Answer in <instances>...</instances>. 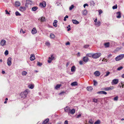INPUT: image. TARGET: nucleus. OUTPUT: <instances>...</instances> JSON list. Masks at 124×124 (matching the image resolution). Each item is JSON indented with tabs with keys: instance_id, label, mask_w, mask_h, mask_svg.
I'll return each mask as SVG.
<instances>
[{
	"instance_id": "obj_61",
	"label": "nucleus",
	"mask_w": 124,
	"mask_h": 124,
	"mask_svg": "<svg viewBox=\"0 0 124 124\" xmlns=\"http://www.w3.org/2000/svg\"><path fill=\"white\" fill-rule=\"evenodd\" d=\"M70 43L69 42H68L66 43V45H70Z\"/></svg>"
},
{
	"instance_id": "obj_10",
	"label": "nucleus",
	"mask_w": 124,
	"mask_h": 124,
	"mask_svg": "<svg viewBox=\"0 0 124 124\" xmlns=\"http://www.w3.org/2000/svg\"><path fill=\"white\" fill-rule=\"evenodd\" d=\"M35 59V56L34 54H32L31 55L30 60L31 61H33Z\"/></svg>"
},
{
	"instance_id": "obj_55",
	"label": "nucleus",
	"mask_w": 124,
	"mask_h": 124,
	"mask_svg": "<svg viewBox=\"0 0 124 124\" xmlns=\"http://www.w3.org/2000/svg\"><path fill=\"white\" fill-rule=\"evenodd\" d=\"M79 64L81 65H82L83 64V62L82 61H80L79 62Z\"/></svg>"
},
{
	"instance_id": "obj_38",
	"label": "nucleus",
	"mask_w": 124,
	"mask_h": 124,
	"mask_svg": "<svg viewBox=\"0 0 124 124\" xmlns=\"http://www.w3.org/2000/svg\"><path fill=\"white\" fill-rule=\"evenodd\" d=\"M45 45L47 46H49L50 45V44L49 42H47L45 43Z\"/></svg>"
},
{
	"instance_id": "obj_18",
	"label": "nucleus",
	"mask_w": 124,
	"mask_h": 124,
	"mask_svg": "<svg viewBox=\"0 0 124 124\" xmlns=\"http://www.w3.org/2000/svg\"><path fill=\"white\" fill-rule=\"evenodd\" d=\"M76 67L74 66H72L71 68V71L72 72H74L76 71Z\"/></svg>"
},
{
	"instance_id": "obj_17",
	"label": "nucleus",
	"mask_w": 124,
	"mask_h": 124,
	"mask_svg": "<svg viewBox=\"0 0 124 124\" xmlns=\"http://www.w3.org/2000/svg\"><path fill=\"white\" fill-rule=\"evenodd\" d=\"M21 5L20 2L18 1H16L15 2V6L16 7L19 6Z\"/></svg>"
},
{
	"instance_id": "obj_35",
	"label": "nucleus",
	"mask_w": 124,
	"mask_h": 124,
	"mask_svg": "<svg viewBox=\"0 0 124 124\" xmlns=\"http://www.w3.org/2000/svg\"><path fill=\"white\" fill-rule=\"evenodd\" d=\"M15 15L16 16H21V14L17 11L15 12Z\"/></svg>"
},
{
	"instance_id": "obj_26",
	"label": "nucleus",
	"mask_w": 124,
	"mask_h": 124,
	"mask_svg": "<svg viewBox=\"0 0 124 124\" xmlns=\"http://www.w3.org/2000/svg\"><path fill=\"white\" fill-rule=\"evenodd\" d=\"M49 119L48 118H47L42 123V124H46L49 121Z\"/></svg>"
},
{
	"instance_id": "obj_57",
	"label": "nucleus",
	"mask_w": 124,
	"mask_h": 124,
	"mask_svg": "<svg viewBox=\"0 0 124 124\" xmlns=\"http://www.w3.org/2000/svg\"><path fill=\"white\" fill-rule=\"evenodd\" d=\"M81 114H78L77 116V118H79V117H80L81 116Z\"/></svg>"
},
{
	"instance_id": "obj_64",
	"label": "nucleus",
	"mask_w": 124,
	"mask_h": 124,
	"mask_svg": "<svg viewBox=\"0 0 124 124\" xmlns=\"http://www.w3.org/2000/svg\"><path fill=\"white\" fill-rule=\"evenodd\" d=\"M121 77L122 78H124V74L122 75Z\"/></svg>"
},
{
	"instance_id": "obj_60",
	"label": "nucleus",
	"mask_w": 124,
	"mask_h": 124,
	"mask_svg": "<svg viewBox=\"0 0 124 124\" xmlns=\"http://www.w3.org/2000/svg\"><path fill=\"white\" fill-rule=\"evenodd\" d=\"M64 124H68V121L67 120H65L64 122Z\"/></svg>"
},
{
	"instance_id": "obj_45",
	"label": "nucleus",
	"mask_w": 124,
	"mask_h": 124,
	"mask_svg": "<svg viewBox=\"0 0 124 124\" xmlns=\"http://www.w3.org/2000/svg\"><path fill=\"white\" fill-rule=\"evenodd\" d=\"M29 87L31 89H33L34 88V86L33 85H30L29 86Z\"/></svg>"
},
{
	"instance_id": "obj_59",
	"label": "nucleus",
	"mask_w": 124,
	"mask_h": 124,
	"mask_svg": "<svg viewBox=\"0 0 124 124\" xmlns=\"http://www.w3.org/2000/svg\"><path fill=\"white\" fill-rule=\"evenodd\" d=\"M88 6V5L87 4H84V5H83V6H84V7L85 8V7L86 6Z\"/></svg>"
},
{
	"instance_id": "obj_51",
	"label": "nucleus",
	"mask_w": 124,
	"mask_h": 124,
	"mask_svg": "<svg viewBox=\"0 0 124 124\" xmlns=\"http://www.w3.org/2000/svg\"><path fill=\"white\" fill-rule=\"evenodd\" d=\"M93 101L95 102H97L98 101L97 99H93Z\"/></svg>"
},
{
	"instance_id": "obj_3",
	"label": "nucleus",
	"mask_w": 124,
	"mask_h": 124,
	"mask_svg": "<svg viewBox=\"0 0 124 124\" xmlns=\"http://www.w3.org/2000/svg\"><path fill=\"white\" fill-rule=\"evenodd\" d=\"M124 57V54H120L116 57L115 59L117 61L123 59Z\"/></svg>"
},
{
	"instance_id": "obj_39",
	"label": "nucleus",
	"mask_w": 124,
	"mask_h": 124,
	"mask_svg": "<svg viewBox=\"0 0 124 124\" xmlns=\"http://www.w3.org/2000/svg\"><path fill=\"white\" fill-rule=\"evenodd\" d=\"M90 4L91 5V6L93 5V6H94L95 3L93 1H91L90 2Z\"/></svg>"
},
{
	"instance_id": "obj_43",
	"label": "nucleus",
	"mask_w": 124,
	"mask_h": 124,
	"mask_svg": "<svg viewBox=\"0 0 124 124\" xmlns=\"http://www.w3.org/2000/svg\"><path fill=\"white\" fill-rule=\"evenodd\" d=\"M74 6L73 5H72L69 8V9L70 10H71L74 8Z\"/></svg>"
},
{
	"instance_id": "obj_46",
	"label": "nucleus",
	"mask_w": 124,
	"mask_h": 124,
	"mask_svg": "<svg viewBox=\"0 0 124 124\" xmlns=\"http://www.w3.org/2000/svg\"><path fill=\"white\" fill-rule=\"evenodd\" d=\"M42 64L41 63H40L39 62H38L37 63V65H38L40 66L42 65Z\"/></svg>"
},
{
	"instance_id": "obj_8",
	"label": "nucleus",
	"mask_w": 124,
	"mask_h": 124,
	"mask_svg": "<svg viewBox=\"0 0 124 124\" xmlns=\"http://www.w3.org/2000/svg\"><path fill=\"white\" fill-rule=\"evenodd\" d=\"M6 41L4 40L3 39L0 41V44L1 46H3L6 45Z\"/></svg>"
},
{
	"instance_id": "obj_53",
	"label": "nucleus",
	"mask_w": 124,
	"mask_h": 124,
	"mask_svg": "<svg viewBox=\"0 0 124 124\" xmlns=\"http://www.w3.org/2000/svg\"><path fill=\"white\" fill-rule=\"evenodd\" d=\"M99 15H100L103 12L102 11L101 9L99 10Z\"/></svg>"
},
{
	"instance_id": "obj_36",
	"label": "nucleus",
	"mask_w": 124,
	"mask_h": 124,
	"mask_svg": "<svg viewBox=\"0 0 124 124\" xmlns=\"http://www.w3.org/2000/svg\"><path fill=\"white\" fill-rule=\"evenodd\" d=\"M50 37L52 39L54 38L55 37V35L51 33L50 35Z\"/></svg>"
},
{
	"instance_id": "obj_28",
	"label": "nucleus",
	"mask_w": 124,
	"mask_h": 124,
	"mask_svg": "<svg viewBox=\"0 0 124 124\" xmlns=\"http://www.w3.org/2000/svg\"><path fill=\"white\" fill-rule=\"evenodd\" d=\"M109 42H107L104 44L105 47H108L109 46Z\"/></svg>"
},
{
	"instance_id": "obj_2",
	"label": "nucleus",
	"mask_w": 124,
	"mask_h": 124,
	"mask_svg": "<svg viewBox=\"0 0 124 124\" xmlns=\"http://www.w3.org/2000/svg\"><path fill=\"white\" fill-rule=\"evenodd\" d=\"M101 55V54L100 53H97L94 54L93 55V58L96 59L99 57Z\"/></svg>"
},
{
	"instance_id": "obj_34",
	"label": "nucleus",
	"mask_w": 124,
	"mask_h": 124,
	"mask_svg": "<svg viewBox=\"0 0 124 124\" xmlns=\"http://www.w3.org/2000/svg\"><path fill=\"white\" fill-rule=\"evenodd\" d=\"M93 54L91 53L88 54H86V56L90 57H92L93 58Z\"/></svg>"
},
{
	"instance_id": "obj_22",
	"label": "nucleus",
	"mask_w": 124,
	"mask_h": 124,
	"mask_svg": "<svg viewBox=\"0 0 124 124\" xmlns=\"http://www.w3.org/2000/svg\"><path fill=\"white\" fill-rule=\"evenodd\" d=\"M98 94H106L107 93L104 91H100L98 92L97 93Z\"/></svg>"
},
{
	"instance_id": "obj_40",
	"label": "nucleus",
	"mask_w": 124,
	"mask_h": 124,
	"mask_svg": "<svg viewBox=\"0 0 124 124\" xmlns=\"http://www.w3.org/2000/svg\"><path fill=\"white\" fill-rule=\"evenodd\" d=\"M94 83V86H96L97 84V82L95 80H94L93 81Z\"/></svg>"
},
{
	"instance_id": "obj_1",
	"label": "nucleus",
	"mask_w": 124,
	"mask_h": 124,
	"mask_svg": "<svg viewBox=\"0 0 124 124\" xmlns=\"http://www.w3.org/2000/svg\"><path fill=\"white\" fill-rule=\"evenodd\" d=\"M28 92L27 91L25 90L24 91L20 93V96L21 98H24L27 96Z\"/></svg>"
},
{
	"instance_id": "obj_27",
	"label": "nucleus",
	"mask_w": 124,
	"mask_h": 124,
	"mask_svg": "<svg viewBox=\"0 0 124 124\" xmlns=\"http://www.w3.org/2000/svg\"><path fill=\"white\" fill-rule=\"evenodd\" d=\"M38 7L36 6L32 8L31 10L33 11H35L38 9Z\"/></svg>"
},
{
	"instance_id": "obj_56",
	"label": "nucleus",
	"mask_w": 124,
	"mask_h": 124,
	"mask_svg": "<svg viewBox=\"0 0 124 124\" xmlns=\"http://www.w3.org/2000/svg\"><path fill=\"white\" fill-rule=\"evenodd\" d=\"M5 11L6 12V14H10V13L7 10H6Z\"/></svg>"
},
{
	"instance_id": "obj_47",
	"label": "nucleus",
	"mask_w": 124,
	"mask_h": 124,
	"mask_svg": "<svg viewBox=\"0 0 124 124\" xmlns=\"http://www.w3.org/2000/svg\"><path fill=\"white\" fill-rule=\"evenodd\" d=\"M89 46L88 45H85L84 46V47L85 48H87Z\"/></svg>"
},
{
	"instance_id": "obj_30",
	"label": "nucleus",
	"mask_w": 124,
	"mask_h": 124,
	"mask_svg": "<svg viewBox=\"0 0 124 124\" xmlns=\"http://www.w3.org/2000/svg\"><path fill=\"white\" fill-rule=\"evenodd\" d=\"M82 14L83 15H86L87 14V11L86 10V9L84 10Z\"/></svg>"
},
{
	"instance_id": "obj_15",
	"label": "nucleus",
	"mask_w": 124,
	"mask_h": 124,
	"mask_svg": "<svg viewBox=\"0 0 124 124\" xmlns=\"http://www.w3.org/2000/svg\"><path fill=\"white\" fill-rule=\"evenodd\" d=\"M72 22L73 24H77L79 23V22L76 20H72Z\"/></svg>"
},
{
	"instance_id": "obj_14",
	"label": "nucleus",
	"mask_w": 124,
	"mask_h": 124,
	"mask_svg": "<svg viewBox=\"0 0 124 124\" xmlns=\"http://www.w3.org/2000/svg\"><path fill=\"white\" fill-rule=\"evenodd\" d=\"M83 60L84 62L86 63L88 61L89 59L87 57H84L83 58Z\"/></svg>"
},
{
	"instance_id": "obj_4",
	"label": "nucleus",
	"mask_w": 124,
	"mask_h": 124,
	"mask_svg": "<svg viewBox=\"0 0 124 124\" xmlns=\"http://www.w3.org/2000/svg\"><path fill=\"white\" fill-rule=\"evenodd\" d=\"M119 80L117 79H115L113 80L111 83L112 85H116L117 84Z\"/></svg>"
},
{
	"instance_id": "obj_48",
	"label": "nucleus",
	"mask_w": 124,
	"mask_h": 124,
	"mask_svg": "<svg viewBox=\"0 0 124 124\" xmlns=\"http://www.w3.org/2000/svg\"><path fill=\"white\" fill-rule=\"evenodd\" d=\"M118 97L117 96L114 97V100L115 101H117L118 99Z\"/></svg>"
},
{
	"instance_id": "obj_16",
	"label": "nucleus",
	"mask_w": 124,
	"mask_h": 124,
	"mask_svg": "<svg viewBox=\"0 0 124 124\" xmlns=\"http://www.w3.org/2000/svg\"><path fill=\"white\" fill-rule=\"evenodd\" d=\"M75 112V110L74 109H72L71 110L70 109V110L69 112V113H70L71 114H74Z\"/></svg>"
},
{
	"instance_id": "obj_50",
	"label": "nucleus",
	"mask_w": 124,
	"mask_h": 124,
	"mask_svg": "<svg viewBox=\"0 0 124 124\" xmlns=\"http://www.w3.org/2000/svg\"><path fill=\"white\" fill-rule=\"evenodd\" d=\"M69 17L67 15H66L65 17H64V21H66V18H68Z\"/></svg>"
},
{
	"instance_id": "obj_62",
	"label": "nucleus",
	"mask_w": 124,
	"mask_h": 124,
	"mask_svg": "<svg viewBox=\"0 0 124 124\" xmlns=\"http://www.w3.org/2000/svg\"><path fill=\"white\" fill-rule=\"evenodd\" d=\"M5 71L4 70H2V73L3 74H4L5 73Z\"/></svg>"
},
{
	"instance_id": "obj_11",
	"label": "nucleus",
	"mask_w": 124,
	"mask_h": 124,
	"mask_svg": "<svg viewBox=\"0 0 124 124\" xmlns=\"http://www.w3.org/2000/svg\"><path fill=\"white\" fill-rule=\"evenodd\" d=\"M117 15L116 17L117 18H120L121 17V14L120 12H118L116 13Z\"/></svg>"
},
{
	"instance_id": "obj_49",
	"label": "nucleus",
	"mask_w": 124,
	"mask_h": 124,
	"mask_svg": "<svg viewBox=\"0 0 124 124\" xmlns=\"http://www.w3.org/2000/svg\"><path fill=\"white\" fill-rule=\"evenodd\" d=\"M110 72H108L106 73V74L105 75V77H107L110 74Z\"/></svg>"
},
{
	"instance_id": "obj_23",
	"label": "nucleus",
	"mask_w": 124,
	"mask_h": 124,
	"mask_svg": "<svg viewBox=\"0 0 124 124\" xmlns=\"http://www.w3.org/2000/svg\"><path fill=\"white\" fill-rule=\"evenodd\" d=\"M94 120L93 119H90L88 121V123L90 124H93V123L94 122Z\"/></svg>"
},
{
	"instance_id": "obj_63",
	"label": "nucleus",
	"mask_w": 124,
	"mask_h": 124,
	"mask_svg": "<svg viewBox=\"0 0 124 124\" xmlns=\"http://www.w3.org/2000/svg\"><path fill=\"white\" fill-rule=\"evenodd\" d=\"M62 123L61 122H59L58 123H57V124H61Z\"/></svg>"
},
{
	"instance_id": "obj_37",
	"label": "nucleus",
	"mask_w": 124,
	"mask_h": 124,
	"mask_svg": "<svg viewBox=\"0 0 124 124\" xmlns=\"http://www.w3.org/2000/svg\"><path fill=\"white\" fill-rule=\"evenodd\" d=\"M27 74V73L25 71H23L22 72V74L23 75H25Z\"/></svg>"
},
{
	"instance_id": "obj_54",
	"label": "nucleus",
	"mask_w": 124,
	"mask_h": 124,
	"mask_svg": "<svg viewBox=\"0 0 124 124\" xmlns=\"http://www.w3.org/2000/svg\"><path fill=\"white\" fill-rule=\"evenodd\" d=\"M122 83H119L118 85V86L120 88L122 87Z\"/></svg>"
},
{
	"instance_id": "obj_33",
	"label": "nucleus",
	"mask_w": 124,
	"mask_h": 124,
	"mask_svg": "<svg viewBox=\"0 0 124 124\" xmlns=\"http://www.w3.org/2000/svg\"><path fill=\"white\" fill-rule=\"evenodd\" d=\"M100 24L101 23L99 21H98L95 23V25L98 26H100Z\"/></svg>"
},
{
	"instance_id": "obj_24",
	"label": "nucleus",
	"mask_w": 124,
	"mask_h": 124,
	"mask_svg": "<svg viewBox=\"0 0 124 124\" xmlns=\"http://www.w3.org/2000/svg\"><path fill=\"white\" fill-rule=\"evenodd\" d=\"M71 85V86H75L76 85H77L78 84L77 82H74L72 83Z\"/></svg>"
},
{
	"instance_id": "obj_44",
	"label": "nucleus",
	"mask_w": 124,
	"mask_h": 124,
	"mask_svg": "<svg viewBox=\"0 0 124 124\" xmlns=\"http://www.w3.org/2000/svg\"><path fill=\"white\" fill-rule=\"evenodd\" d=\"M123 67L122 66H120L117 68V70H121L123 69Z\"/></svg>"
},
{
	"instance_id": "obj_41",
	"label": "nucleus",
	"mask_w": 124,
	"mask_h": 124,
	"mask_svg": "<svg viewBox=\"0 0 124 124\" xmlns=\"http://www.w3.org/2000/svg\"><path fill=\"white\" fill-rule=\"evenodd\" d=\"M117 8V6L116 4L114 6L112 7V8L114 9H116Z\"/></svg>"
},
{
	"instance_id": "obj_5",
	"label": "nucleus",
	"mask_w": 124,
	"mask_h": 124,
	"mask_svg": "<svg viewBox=\"0 0 124 124\" xmlns=\"http://www.w3.org/2000/svg\"><path fill=\"white\" fill-rule=\"evenodd\" d=\"M12 58L11 57H9L7 60V63L9 66H10L12 64Z\"/></svg>"
},
{
	"instance_id": "obj_25",
	"label": "nucleus",
	"mask_w": 124,
	"mask_h": 124,
	"mask_svg": "<svg viewBox=\"0 0 124 124\" xmlns=\"http://www.w3.org/2000/svg\"><path fill=\"white\" fill-rule=\"evenodd\" d=\"M26 10V8L24 7H20V10L21 11H23Z\"/></svg>"
},
{
	"instance_id": "obj_7",
	"label": "nucleus",
	"mask_w": 124,
	"mask_h": 124,
	"mask_svg": "<svg viewBox=\"0 0 124 124\" xmlns=\"http://www.w3.org/2000/svg\"><path fill=\"white\" fill-rule=\"evenodd\" d=\"M40 6L41 7H43V8L45 7L46 5V2L45 1H43L42 3H40Z\"/></svg>"
},
{
	"instance_id": "obj_12",
	"label": "nucleus",
	"mask_w": 124,
	"mask_h": 124,
	"mask_svg": "<svg viewBox=\"0 0 124 124\" xmlns=\"http://www.w3.org/2000/svg\"><path fill=\"white\" fill-rule=\"evenodd\" d=\"M38 20H40L41 22H44L46 21V19L45 17L43 16L39 18Z\"/></svg>"
},
{
	"instance_id": "obj_20",
	"label": "nucleus",
	"mask_w": 124,
	"mask_h": 124,
	"mask_svg": "<svg viewBox=\"0 0 124 124\" xmlns=\"http://www.w3.org/2000/svg\"><path fill=\"white\" fill-rule=\"evenodd\" d=\"M94 74L95 75V76H98L100 75V72L99 71H95L94 72Z\"/></svg>"
},
{
	"instance_id": "obj_13",
	"label": "nucleus",
	"mask_w": 124,
	"mask_h": 124,
	"mask_svg": "<svg viewBox=\"0 0 124 124\" xmlns=\"http://www.w3.org/2000/svg\"><path fill=\"white\" fill-rule=\"evenodd\" d=\"M65 111L66 112H67L69 114V112L70 110V108L68 107H65L64 108Z\"/></svg>"
},
{
	"instance_id": "obj_21",
	"label": "nucleus",
	"mask_w": 124,
	"mask_h": 124,
	"mask_svg": "<svg viewBox=\"0 0 124 124\" xmlns=\"http://www.w3.org/2000/svg\"><path fill=\"white\" fill-rule=\"evenodd\" d=\"M37 31L36 29L35 28H33V29L31 31L32 33L33 34H34L36 33H37Z\"/></svg>"
},
{
	"instance_id": "obj_31",
	"label": "nucleus",
	"mask_w": 124,
	"mask_h": 124,
	"mask_svg": "<svg viewBox=\"0 0 124 124\" xmlns=\"http://www.w3.org/2000/svg\"><path fill=\"white\" fill-rule=\"evenodd\" d=\"M100 121L99 120H98L93 124H100Z\"/></svg>"
},
{
	"instance_id": "obj_42",
	"label": "nucleus",
	"mask_w": 124,
	"mask_h": 124,
	"mask_svg": "<svg viewBox=\"0 0 124 124\" xmlns=\"http://www.w3.org/2000/svg\"><path fill=\"white\" fill-rule=\"evenodd\" d=\"M4 54L6 55H8V51L7 50H6L4 53Z\"/></svg>"
},
{
	"instance_id": "obj_19",
	"label": "nucleus",
	"mask_w": 124,
	"mask_h": 124,
	"mask_svg": "<svg viewBox=\"0 0 124 124\" xmlns=\"http://www.w3.org/2000/svg\"><path fill=\"white\" fill-rule=\"evenodd\" d=\"M57 23V21L56 20H55L54 21V22L53 23V26L55 27H56L57 26L56 23Z\"/></svg>"
},
{
	"instance_id": "obj_32",
	"label": "nucleus",
	"mask_w": 124,
	"mask_h": 124,
	"mask_svg": "<svg viewBox=\"0 0 124 124\" xmlns=\"http://www.w3.org/2000/svg\"><path fill=\"white\" fill-rule=\"evenodd\" d=\"M61 85H57L55 87V88L56 89H58L59 88L60 86Z\"/></svg>"
},
{
	"instance_id": "obj_52",
	"label": "nucleus",
	"mask_w": 124,
	"mask_h": 124,
	"mask_svg": "<svg viewBox=\"0 0 124 124\" xmlns=\"http://www.w3.org/2000/svg\"><path fill=\"white\" fill-rule=\"evenodd\" d=\"M70 64V62H67V63H66V67H68V66H69V65Z\"/></svg>"
},
{
	"instance_id": "obj_29",
	"label": "nucleus",
	"mask_w": 124,
	"mask_h": 124,
	"mask_svg": "<svg viewBox=\"0 0 124 124\" xmlns=\"http://www.w3.org/2000/svg\"><path fill=\"white\" fill-rule=\"evenodd\" d=\"M87 89L88 91H91L92 90L93 88L91 86L87 87Z\"/></svg>"
},
{
	"instance_id": "obj_9",
	"label": "nucleus",
	"mask_w": 124,
	"mask_h": 124,
	"mask_svg": "<svg viewBox=\"0 0 124 124\" xmlns=\"http://www.w3.org/2000/svg\"><path fill=\"white\" fill-rule=\"evenodd\" d=\"M114 87L113 86H110L109 87L105 88H104L105 90L106 91H108L111 90L113 89Z\"/></svg>"
},
{
	"instance_id": "obj_6",
	"label": "nucleus",
	"mask_w": 124,
	"mask_h": 124,
	"mask_svg": "<svg viewBox=\"0 0 124 124\" xmlns=\"http://www.w3.org/2000/svg\"><path fill=\"white\" fill-rule=\"evenodd\" d=\"M54 58L53 55H51V57H49L48 58L49 60L48 61V63H50L51 62L52 60H53Z\"/></svg>"
},
{
	"instance_id": "obj_58",
	"label": "nucleus",
	"mask_w": 124,
	"mask_h": 124,
	"mask_svg": "<svg viewBox=\"0 0 124 124\" xmlns=\"http://www.w3.org/2000/svg\"><path fill=\"white\" fill-rule=\"evenodd\" d=\"M65 92H64V91H63V92H61L60 93H59V94H60V95H61V94H63L64 93H65Z\"/></svg>"
}]
</instances>
